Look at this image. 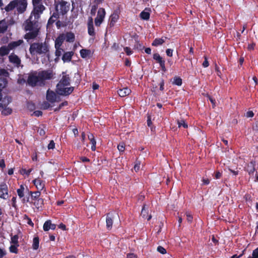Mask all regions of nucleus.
<instances>
[{"instance_id": "obj_9", "label": "nucleus", "mask_w": 258, "mask_h": 258, "mask_svg": "<svg viewBox=\"0 0 258 258\" xmlns=\"http://www.w3.org/2000/svg\"><path fill=\"white\" fill-rule=\"evenodd\" d=\"M9 198L8 185L5 182L0 184V198L6 200Z\"/></svg>"}, {"instance_id": "obj_25", "label": "nucleus", "mask_w": 258, "mask_h": 258, "mask_svg": "<svg viewBox=\"0 0 258 258\" xmlns=\"http://www.w3.org/2000/svg\"><path fill=\"white\" fill-rule=\"evenodd\" d=\"M141 215L144 219H146L148 221H149L152 218L151 215H148V210L146 208L145 205L142 207Z\"/></svg>"}, {"instance_id": "obj_36", "label": "nucleus", "mask_w": 258, "mask_h": 258, "mask_svg": "<svg viewBox=\"0 0 258 258\" xmlns=\"http://www.w3.org/2000/svg\"><path fill=\"white\" fill-rule=\"evenodd\" d=\"M1 100L2 102L1 103H2L4 107L8 106L9 104L11 102L12 98L11 97L7 96L3 98H2Z\"/></svg>"}, {"instance_id": "obj_45", "label": "nucleus", "mask_w": 258, "mask_h": 258, "mask_svg": "<svg viewBox=\"0 0 258 258\" xmlns=\"http://www.w3.org/2000/svg\"><path fill=\"white\" fill-rule=\"evenodd\" d=\"M12 112V110L11 108L8 107L7 106H4V108L2 111L3 114L5 115H8L11 114Z\"/></svg>"}, {"instance_id": "obj_1", "label": "nucleus", "mask_w": 258, "mask_h": 258, "mask_svg": "<svg viewBox=\"0 0 258 258\" xmlns=\"http://www.w3.org/2000/svg\"><path fill=\"white\" fill-rule=\"evenodd\" d=\"M39 19H36L34 16L30 15L22 25L24 31L26 33L24 35V38L27 41L35 39L40 34L41 29Z\"/></svg>"}, {"instance_id": "obj_42", "label": "nucleus", "mask_w": 258, "mask_h": 258, "mask_svg": "<svg viewBox=\"0 0 258 258\" xmlns=\"http://www.w3.org/2000/svg\"><path fill=\"white\" fill-rule=\"evenodd\" d=\"M19 246V245L16 244H11V245L9 247V250L11 253H18V247Z\"/></svg>"}, {"instance_id": "obj_33", "label": "nucleus", "mask_w": 258, "mask_h": 258, "mask_svg": "<svg viewBox=\"0 0 258 258\" xmlns=\"http://www.w3.org/2000/svg\"><path fill=\"white\" fill-rule=\"evenodd\" d=\"M66 40L67 42H73L75 41V34L71 32H67L65 35Z\"/></svg>"}, {"instance_id": "obj_26", "label": "nucleus", "mask_w": 258, "mask_h": 258, "mask_svg": "<svg viewBox=\"0 0 258 258\" xmlns=\"http://www.w3.org/2000/svg\"><path fill=\"white\" fill-rule=\"evenodd\" d=\"M131 93V90L127 87L120 89L118 91V94L121 97L128 95Z\"/></svg>"}, {"instance_id": "obj_16", "label": "nucleus", "mask_w": 258, "mask_h": 258, "mask_svg": "<svg viewBox=\"0 0 258 258\" xmlns=\"http://www.w3.org/2000/svg\"><path fill=\"white\" fill-rule=\"evenodd\" d=\"M9 61L15 64V66L17 67H19L21 64V59L17 55L14 53H11L9 56Z\"/></svg>"}, {"instance_id": "obj_49", "label": "nucleus", "mask_w": 258, "mask_h": 258, "mask_svg": "<svg viewBox=\"0 0 258 258\" xmlns=\"http://www.w3.org/2000/svg\"><path fill=\"white\" fill-rule=\"evenodd\" d=\"M68 101H64V102H63L61 103L59 105V106H58L57 107L55 108L54 109V111L55 112H56V111H59V110H60V109L62 108V107L63 106H67V105H68Z\"/></svg>"}, {"instance_id": "obj_24", "label": "nucleus", "mask_w": 258, "mask_h": 258, "mask_svg": "<svg viewBox=\"0 0 258 258\" xmlns=\"http://www.w3.org/2000/svg\"><path fill=\"white\" fill-rule=\"evenodd\" d=\"M17 0H13L5 8L6 12H9L13 10L17 6Z\"/></svg>"}, {"instance_id": "obj_55", "label": "nucleus", "mask_w": 258, "mask_h": 258, "mask_svg": "<svg viewBox=\"0 0 258 258\" xmlns=\"http://www.w3.org/2000/svg\"><path fill=\"white\" fill-rule=\"evenodd\" d=\"M117 149L120 152H123L125 149V146L124 143H120L117 146Z\"/></svg>"}, {"instance_id": "obj_12", "label": "nucleus", "mask_w": 258, "mask_h": 258, "mask_svg": "<svg viewBox=\"0 0 258 258\" xmlns=\"http://www.w3.org/2000/svg\"><path fill=\"white\" fill-rule=\"evenodd\" d=\"M18 3L17 10L20 14L24 13L27 9V0H17Z\"/></svg>"}, {"instance_id": "obj_18", "label": "nucleus", "mask_w": 258, "mask_h": 258, "mask_svg": "<svg viewBox=\"0 0 258 258\" xmlns=\"http://www.w3.org/2000/svg\"><path fill=\"white\" fill-rule=\"evenodd\" d=\"M88 27V33L89 35L94 36L95 35V32L94 31V28L93 26V21L92 18L90 17L87 24Z\"/></svg>"}, {"instance_id": "obj_27", "label": "nucleus", "mask_w": 258, "mask_h": 258, "mask_svg": "<svg viewBox=\"0 0 258 258\" xmlns=\"http://www.w3.org/2000/svg\"><path fill=\"white\" fill-rule=\"evenodd\" d=\"M73 55L74 52L73 51L66 52L63 54L62 56V60L64 62H69L71 60Z\"/></svg>"}, {"instance_id": "obj_60", "label": "nucleus", "mask_w": 258, "mask_h": 258, "mask_svg": "<svg viewBox=\"0 0 258 258\" xmlns=\"http://www.w3.org/2000/svg\"><path fill=\"white\" fill-rule=\"evenodd\" d=\"M215 71L216 72L217 75L220 78H221L222 73L220 71V68L216 64L215 66Z\"/></svg>"}, {"instance_id": "obj_57", "label": "nucleus", "mask_w": 258, "mask_h": 258, "mask_svg": "<svg viewBox=\"0 0 258 258\" xmlns=\"http://www.w3.org/2000/svg\"><path fill=\"white\" fill-rule=\"evenodd\" d=\"M205 60L202 63V66L204 68H207L209 66V63L208 60V58L206 56H204Z\"/></svg>"}, {"instance_id": "obj_46", "label": "nucleus", "mask_w": 258, "mask_h": 258, "mask_svg": "<svg viewBox=\"0 0 258 258\" xmlns=\"http://www.w3.org/2000/svg\"><path fill=\"white\" fill-rule=\"evenodd\" d=\"M7 83L8 81L7 78L0 77V88H5L6 86Z\"/></svg>"}, {"instance_id": "obj_5", "label": "nucleus", "mask_w": 258, "mask_h": 258, "mask_svg": "<svg viewBox=\"0 0 258 258\" xmlns=\"http://www.w3.org/2000/svg\"><path fill=\"white\" fill-rule=\"evenodd\" d=\"M36 74V72L30 74L27 80L28 84L32 87L39 86V80Z\"/></svg>"}, {"instance_id": "obj_6", "label": "nucleus", "mask_w": 258, "mask_h": 258, "mask_svg": "<svg viewBox=\"0 0 258 258\" xmlns=\"http://www.w3.org/2000/svg\"><path fill=\"white\" fill-rule=\"evenodd\" d=\"M106 14L105 10L103 8H100L97 12V15L95 19V24L99 27L103 22Z\"/></svg>"}, {"instance_id": "obj_56", "label": "nucleus", "mask_w": 258, "mask_h": 258, "mask_svg": "<svg viewBox=\"0 0 258 258\" xmlns=\"http://www.w3.org/2000/svg\"><path fill=\"white\" fill-rule=\"evenodd\" d=\"M98 8V5H94L92 6L91 10V14L92 15H94L95 14L96 11Z\"/></svg>"}, {"instance_id": "obj_13", "label": "nucleus", "mask_w": 258, "mask_h": 258, "mask_svg": "<svg viewBox=\"0 0 258 258\" xmlns=\"http://www.w3.org/2000/svg\"><path fill=\"white\" fill-rule=\"evenodd\" d=\"M74 90V88L73 87L67 88L63 87L56 89V92L60 95L67 96L71 94Z\"/></svg>"}, {"instance_id": "obj_23", "label": "nucleus", "mask_w": 258, "mask_h": 258, "mask_svg": "<svg viewBox=\"0 0 258 258\" xmlns=\"http://www.w3.org/2000/svg\"><path fill=\"white\" fill-rule=\"evenodd\" d=\"M24 43V41L22 39L18 40L15 41L11 42L8 44V47L10 50L15 49L17 47L19 46Z\"/></svg>"}, {"instance_id": "obj_62", "label": "nucleus", "mask_w": 258, "mask_h": 258, "mask_svg": "<svg viewBox=\"0 0 258 258\" xmlns=\"http://www.w3.org/2000/svg\"><path fill=\"white\" fill-rule=\"evenodd\" d=\"M208 98L210 101L211 102L213 105V108H214L216 106V100L214 98L212 97L211 96H208Z\"/></svg>"}, {"instance_id": "obj_10", "label": "nucleus", "mask_w": 258, "mask_h": 258, "mask_svg": "<svg viewBox=\"0 0 258 258\" xmlns=\"http://www.w3.org/2000/svg\"><path fill=\"white\" fill-rule=\"evenodd\" d=\"M60 6V13L62 15H66L70 10V4L64 0L59 2Z\"/></svg>"}, {"instance_id": "obj_22", "label": "nucleus", "mask_w": 258, "mask_h": 258, "mask_svg": "<svg viewBox=\"0 0 258 258\" xmlns=\"http://www.w3.org/2000/svg\"><path fill=\"white\" fill-rule=\"evenodd\" d=\"M65 39V35L63 33L60 34L55 40L54 46L60 47Z\"/></svg>"}, {"instance_id": "obj_3", "label": "nucleus", "mask_w": 258, "mask_h": 258, "mask_svg": "<svg viewBox=\"0 0 258 258\" xmlns=\"http://www.w3.org/2000/svg\"><path fill=\"white\" fill-rule=\"evenodd\" d=\"M37 75L39 80V86L40 87H43L45 85L46 80H50L53 77L52 72L49 70L40 71Z\"/></svg>"}, {"instance_id": "obj_14", "label": "nucleus", "mask_w": 258, "mask_h": 258, "mask_svg": "<svg viewBox=\"0 0 258 258\" xmlns=\"http://www.w3.org/2000/svg\"><path fill=\"white\" fill-rule=\"evenodd\" d=\"M115 213L110 212L106 214V228L108 230H110L112 228L113 224V219L114 218Z\"/></svg>"}, {"instance_id": "obj_48", "label": "nucleus", "mask_w": 258, "mask_h": 258, "mask_svg": "<svg viewBox=\"0 0 258 258\" xmlns=\"http://www.w3.org/2000/svg\"><path fill=\"white\" fill-rule=\"evenodd\" d=\"M144 48H145V47L143 46V45L142 43H140L139 41H137L136 42V44H135V46H134L135 49H137L139 50H142Z\"/></svg>"}, {"instance_id": "obj_30", "label": "nucleus", "mask_w": 258, "mask_h": 258, "mask_svg": "<svg viewBox=\"0 0 258 258\" xmlns=\"http://www.w3.org/2000/svg\"><path fill=\"white\" fill-rule=\"evenodd\" d=\"M88 139L91 144V150L94 151L96 150V142L93 134H90L88 136Z\"/></svg>"}, {"instance_id": "obj_51", "label": "nucleus", "mask_w": 258, "mask_h": 258, "mask_svg": "<svg viewBox=\"0 0 258 258\" xmlns=\"http://www.w3.org/2000/svg\"><path fill=\"white\" fill-rule=\"evenodd\" d=\"M24 219L27 220V224L28 225H29L30 226H31L32 227H33L34 223L32 221L31 218H30L27 215H24Z\"/></svg>"}, {"instance_id": "obj_21", "label": "nucleus", "mask_w": 258, "mask_h": 258, "mask_svg": "<svg viewBox=\"0 0 258 258\" xmlns=\"http://www.w3.org/2000/svg\"><path fill=\"white\" fill-rule=\"evenodd\" d=\"M32 182L38 190H42L45 186L44 181L39 178L34 179Z\"/></svg>"}, {"instance_id": "obj_52", "label": "nucleus", "mask_w": 258, "mask_h": 258, "mask_svg": "<svg viewBox=\"0 0 258 258\" xmlns=\"http://www.w3.org/2000/svg\"><path fill=\"white\" fill-rule=\"evenodd\" d=\"M55 148V143L53 140H51L47 146L48 150L53 149Z\"/></svg>"}, {"instance_id": "obj_63", "label": "nucleus", "mask_w": 258, "mask_h": 258, "mask_svg": "<svg viewBox=\"0 0 258 258\" xmlns=\"http://www.w3.org/2000/svg\"><path fill=\"white\" fill-rule=\"evenodd\" d=\"M166 53L167 56L171 57L173 54V50L170 48H168L166 50Z\"/></svg>"}, {"instance_id": "obj_40", "label": "nucleus", "mask_w": 258, "mask_h": 258, "mask_svg": "<svg viewBox=\"0 0 258 258\" xmlns=\"http://www.w3.org/2000/svg\"><path fill=\"white\" fill-rule=\"evenodd\" d=\"M150 14L149 12L142 11L140 13V17L142 19L144 20H148L150 18Z\"/></svg>"}, {"instance_id": "obj_54", "label": "nucleus", "mask_w": 258, "mask_h": 258, "mask_svg": "<svg viewBox=\"0 0 258 258\" xmlns=\"http://www.w3.org/2000/svg\"><path fill=\"white\" fill-rule=\"evenodd\" d=\"M124 51L125 52L126 55H130L133 53V51L128 47H124Z\"/></svg>"}, {"instance_id": "obj_7", "label": "nucleus", "mask_w": 258, "mask_h": 258, "mask_svg": "<svg viewBox=\"0 0 258 258\" xmlns=\"http://www.w3.org/2000/svg\"><path fill=\"white\" fill-rule=\"evenodd\" d=\"M46 98L47 100L50 103L58 102L61 100L60 97L50 89L47 91Z\"/></svg>"}, {"instance_id": "obj_59", "label": "nucleus", "mask_w": 258, "mask_h": 258, "mask_svg": "<svg viewBox=\"0 0 258 258\" xmlns=\"http://www.w3.org/2000/svg\"><path fill=\"white\" fill-rule=\"evenodd\" d=\"M17 82L19 84L23 85L25 84L26 81L24 78L20 77L17 80Z\"/></svg>"}, {"instance_id": "obj_11", "label": "nucleus", "mask_w": 258, "mask_h": 258, "mask_svg": "<svg viewBox=\"0 0 258 258\" xmlns=\"http://www.w3.org/2000/svg\"><path fill=\"white\" fill-rule=\"evenodd\" d=\"M71 79L69 75H65L62 76L58 83L56 85V89L68 86L70 85Z\"/></svg>"}, {"instance_id": "obj_53", "label": "nucleus", "mask_w": 258, "mask_h": 258, "mask_svg": "<svg viewBox=\"0 0 258 258\" xmlns=\"http://www.w3.org/2000/svg\"><path fill=\"white\" fill-rule=\"evenodd\" d=\"M157 251L161 254H165L166 253V250L161 246H158Z\"/></svg>"}, {"instance_id": "obj_17", "label": "nucleus", "mask_w": 258, "mask_h": 258, "mask_svg": "<svg viewBox=\"0 0 258 258\" xmlns=\"http://www.w3.org/2000/svg\"><path fill=\"white\" fill-rule=\"evenodd\" d=\"M119 19V15L116 11H114L110 16L109 25L110 27H113Z\"/></svg>"}, {"instance_id": "obj_47", "label": "nucleus", "mask_w": 258, "mask_h": 258, "mask_svg": "<svg viewBox=\"0 0 258 258\" xmlns=\"http://www.w3.org/2000/svg\"><path fill=\"white\" fill-rule=\"evenodd\" d=\"M55 48L56 49L55 52V56L57 58H59L61 56L63 50L61 47H55Z\"/></svg>"}, {"instance_id": "obj_35", "label": "nucleus", "mask_w": 258, "mask_h": 258, "mask_svg": "<svg viewBox=\"0 0 258 258\" xmlns=\"http://www.w3.org/2000/svg\"><path fill=\"white\" fill-rule=\"evenodd\" d=\"M255 170V163L254 162H251L250 163V165H248V169L247 171L249 175H253Z\"/></svg>"}, {"instance_id": "obj_28", "label": "nucleus", "mask_w": 258, "mask_h": 258, "mask_svg": "<svg viewBox=\"0 0 258 258\" xmlns=\"http://www.w3.org/2000/svg\"><path fill=\"white\" fill-rule=\"evenodd\" d=\"M8 28V24L4 19L0 21V33H5Z\"/></svg>"}, {"instance_id": "obj_64", "label": "nucleus", "mask_w": 258, "mask_h": 258, "mask_svg": "<svg viewBox=\"0 0 258 258\" xmlns=\"http://www.w3.org/2000/svg\"><path fill=\"white\" fill-rule=\"evenodd\" d=\"M252 128L254 131L258 132V121L255 122L253 125Z\"/></svg>"}, {"instance_id": "obj_31", "label": "nucleus", "mask_w": 258, "mask_h": 258, "mask_svg": "<svg viewBox=\"0 0 258 258\" xmlns=\"http://www.w3.org/2000/svg\"><path fill=\"white\" fill-rule=\"evenodd\" d=\"M10 50L9 48L8 45H4L0 47V56H4L8 55L10 52Z\"/></svg>"}, {"instance_id": "obj_19", "label": "nucleus", "mask_w": 258, "mask_h": 258, "mask_svg": "<svg viewBox=\"0 0 258 258\" xmlns=\"http://www.w3.org/2000/svg\"><path fill=\"white\" fill-rule=\"evenodd\" d=\"M26 191H27L28 192V194L30 196L31 200L32 202L40 198V195H41L40 191H29L28 188L27 187H26Z\"/></svg>"}, {"instance_id": "obj_58", "label": "nucleus", "mask_w": 258, "mask_h": 258, "mask_svg": "<svg viewBox=\"0 0 258 258\" xmlns=\"http://www.w3.org/2000/svg\"><path fill=\"white\" fill-rule=\"evenodd\" d=\"M12 206L15 209H17V205L16 204V197H14L12 199Z\"/></svg>"}, {"instance_id": "obj_29", "label": "nucleus", "mask_w": 258, "mask_h": 258, "mask_svg": "<svg viewBox=\"0 0 258 258\" xmlns=\"http://www.w3.org/2000/svg\"><path fill=\"white\" fill-rule=\"evenodd\" d=\"M35 207L39 210L40 208H42L44 205V200L42 198H40L37 200L32 202Z\"/></svg>"}, {"instance_id": "obj_43", "label": "nucleus", "mask_w": 258, "mask_h": 258, "mask_svg": "<svg viewBox=\"0 0 258 258\" xmlns=\"http://www.w3.org/2000/svg\"><path fill=\"white\" fill-rule=\"evenodd\" d=\"M9 77V72L5 69H0V77L7 78Z\"/></svg>"}, {"instance_id": "obj_32", "label": "nucleus", "mask_w": 258, "mask_h": 258, "mask_svg": "<svg viewBox=\"0 0 258 258\" xmlns=\"http://www.w3.org/2000/svg\"><path fill=\"white\" fill-rule=\"evenodd\" d=\"M165 42V40L163 38V37L160 38H155L154 40L152 43V45L154 46H158L162 45Z\"/></svg>"}, {"instance_id": "obj_4", "label": "nucleus", "mask_w": 258, "mask_h": 258, "mask_svg": "<svg viewBox=\"0 0 258 258\" xmlns=\"http://www.w3.org/2000/svg\"><path fill=\"white\" fill-rule=\"evenodd\" d=\"M33 9L30 15L34 16L36 19H40L41 15L45 10V7L41 4L33 5Z\"/></svg>"}, {"instance_id": "obj_2", "label": "nucleus", "mask_w": 258, "mask_h": 258, "mask_svg": "<svg viewBox=\"0 0 258 258\" xmlns=\"http://www.w3.org/2000/svg\"><path fill=\"white\" fill-rule=\"evenodd\" d=\"M29 52L32 56L38 55L46 56L48 60H49L50 57V45L46 41L32 43L29 47Z\"/></svg>"}, {"instance_id": "obj_61", "label": "nucleus", "mask_w": 258, "mask_h": 258, "mask_svg": "<svg viewBox=\"0 0 258 258\" xmlns=\"http://www.w3.org/2000/svg\"><path fill=\"white\" fill-rule=\"evenodd\" d=\"M252 258H258V247L253 250Z\"/></svg>"}, {"instance_id": "obj_50", "label": "nucleus", "mask_w": 258, "mask_h": 258, "mask_svg": "<svg viewBox=\"0 0 258 258\" xmlns=\"http://www.w3.org/2000/svg\"><path fill=\"white\" fill-rule=\"evenodd\" d=\"M32 171V168L29 169L28 170H27L25 168H22V169L21 170V174H23V175L26 174L27 176H29Z\"/></svg>"}, {"instance_id": "obj_44", "label": "nucleus", "mask_w": 258, "mask_h": 258, "mask_svg": "<svg viewBox=\"0 0 258 258\" xmlns=\"http://www.w3.org/2000/svg\"><path fill=\"white\" fill-rule=\"evenodd\" d=\"M178 127H183L186 128L188 127L187 124L185 122L184 119L178 120L177 121Z\"/></svg>"}, {"instance_id": "obj_41", "label": "nucleus", "mask_w": 258, "mask_h": 258, "mask_svg": "<svg viewBox=\"0 0 258 258\" xmlns=\"http://www.w3.org/2000/svg\"><path fill=\"white\" fill-rule=\"evenodd\" d=\"M182 81L181 78L178 77H175L173 78V81L172 82V84L173 85H175L178 86H180L182 85Z\"/></svg>"}, {"instance_id": "obj_20", "label": "nucleus", "mask_w": 258, "mask_h": 258, "mask_svg": "<svg viewBox=\"0 0 258 258\" xmlns=\"http://www.w3.org/2000/svg\"><path fill=\"white\" fill-rule=\"evenodd\" d=\"M43 228L45 231H47L50 229L54 230L56 228V225L52 224L51 220H48L44 223Z\"/></svg>"}, {"instance_id": "obj_37", "label": "nucleus", "mask_w": 258, "mask_h": 258, "mask_svg": "<svg viewBox=\"0 0 258 258\" xmlns=\"http://www.w3.org/2000/svg\"><path fill=\"white\" fill-rule=\"evenodd\" d=\"M25 187L23 185L21 184L20 188L17 189V192L20 198H22L24 196Z\"/></svg>"}, {"instance_id": "obj_38", "label": "nucleus", "mask_w": 258, "mask_h": 258, "mask_svg": "<svg viewBox=\"0 0 258 258\" xmlns=\"http://www.w3.org/2000/svg\"><path fill=\"white\" fill-rule=\"evenodd\" d=\"M19 236L18 235H13L11 234L10 243L12 244L19 245L18 241Z\"/></svg>"}, {"instance_id": "obj_39", "label": "nucleus", "mask_w": 258, "mask_h": 258, "mask_svg": "<svg viewBox=\"0 0 258 258\" xmlns=\"http://www.w3.org/2000/svg\"><path fill=\"white\" fill-rule=\"evenodd\" d=\"M39 239L38 237H35L33 238L32 248L33 249L36 250L39 247Z\"/></svg>"}, {"instance_id": "obj_8", "label": "nucleus", "mask_w": 258, "mask_h": 258, "mask_svg": "<svg viewBox=\"0 0 258 258\" xmlns=\"http://www.w3.org/2000/svg\"><path fill=\"white\" fill-rule=\"evenodd\" d=\"M153 58L155 60L156 63L159 64L160 67L163 72H166L167 71L165 67V61L164 59L161 57L158 53H155L153 55Z\"/></svg>"}, {"instance_id": "obj_15", "label": "nucleus", "mask_w": 258, "mask_h": 258, "mask_svg": "<svg viewBox=\"0 0 258 258\" xmlns=\"http://www.w3.org/2000/svg\"><path fill=\"white\" fill-rule=\"evenodd\" d=\"M55 8L56 12H54L53 13V14L51 16V17L49 18V19H48L47 24V26L49 25H52L59 18L58 5H55Z\"/></svg>"}, {"instance_id": "obj_34", "label": "nucleus", "mask_w": 258, "mask_h": 258, "mask_svg": "<svg viewBox=\"0 0 258 258\" xmlns=\"http://www.w3.org/2000/svg\"><path fill=\"white\" fill-rule=\"evenodd\" d=\"M91 50L87 49H82L80 51V55L83 58H86L91 54Z\"/></svg>"}]
</instances>
